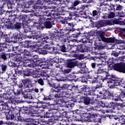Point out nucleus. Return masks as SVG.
Here are the masks:
<instances>
[{"mask_svg":"<svg viewBox=\"0 0 125 125\" xmlns=\"http://www.w3.org/2000/svg\"><path fill=\"white\" fill-rule=\"evenodd\" d=\"M96 69H97V74H103L104 73L105 75V77H102L101 78V81L104 82V81H106V80H108L109 79V82L107 83H109L108 86L110 88H115V86H123L122 85V82L121 81L118 80V78H115L114 77L109 78L110 77V74L109 72L107 71V69L106 68H103V65L102 64H99L96 66Z\"/></svg>","mask_w":125,"mask_h":125,"instance_id":"1","label":"nucleus"},{"mask_svg":"<svg viewBox=\"0 0 125 125\" xmlns=\"http://www.w3.org/2000/svg\"><path fill=\"white\" fill-rule=\"evenodd\" d=\"M11 49H9V51H14L16 56L15 57V61L17 62L25 61L26 57H25V47H21L19 46L14 47L13 45L10 46Z\"/></svg>","mask_w":125,"mask_h":125,"instance_id":"2","label":"nucleus"},{"mask_svg":"<svg viewBox=\"0 0 125 125\" xmlns=\"http://www.w3.org/2000/svg\"><path fill=\"white\" fill-rule=\"evenodd\" d=\"M21 90L22 89H17V92H15L14 90H7V93H3L2 95H0V98H3L4 100H8L9 104H13L14 101L13 100V95L12 94H14L15 96H18V95H20Z\"/></svg>","mask_w":125,"mask_h":125,"instance_id":"3","label":"nucleus"},{"mask_svg":"<svg viewBox=\"0 0 125 125\" xmlns=\"http://www.w3.org/2000/svg\"><path fill=\"white\" fill-rule=\"evenodd\" d=\"M8 20L10 22V27L12 30H20L21 28V23L20 19L17 17V14H11L9 15Z\"/></svg>","mask_w":125,"mask_h":125,"instance_id":"4","label":"nucleus"},{"mask_svg":"<svg viewBox=\"0 0 125 125\" xmlns=\"http://www.w3.org/2000/svg\"><path fill=\"white\" fill-rule=\"evenodd\" d=\"M48 71L45 70H42L41 72H39L38 70L33 71L32 77L33 78H40V77H44L46 78L45 79H43V80H46L48 82V84H49L50 86H52V83H51V82L49 81L48 78H49V75L47 73Z\"/></svg>","mask_w":125,"mask_h":125,"instance_id":"5","label":"nucleus"},{"mask_svg":"<svg viewBox=\"0 0 125 125\" xmlns=\"http://www.w3.org/2000/svg\"><path fill=\"white\" fill-rule=\"evenodd\" d=\"M23 84L26 89L23 94V97L26 99H32V83L30 81L24 80Z\"/></svg>","mask_w":125,"mask_h":125,"instance_id":"6","label":"nucleus"},{"mask_svg":"<svg viewBox=\"0 0 125 125\" xmlns=\"http://www.w3.org/2000/svg\"><path fill=\"white\" fill-rule=\"evenodd\" d=\"M97 35L100 38L101 41L104 42H112L114 43H123V40H116L115 38H105L104 35L102 34V31H99L97 32Z\"/></svg>","mask_w":125,"mask_h":125,"instance_id":"7","label":"nucleus"},{"mask_svg":"<svg viewBox=\"0 0 125 125\" xmlns=\"http://www.w3.org/2000/svg\"><path fill=\"white\" fill-rule=\"evenodd\" d=\"M32 39L33 40V43H40L34 44V45H37L38 46H43L45 40H48V38H46V35L43 37V36H40L37 34L32 35Z\"/></svg>","mask_w":125,"mask_h":125,"instance_id":"8","label":"nucleus"},{"mask_svg":"<svg viewBox=\"0 0 125 125\" xmlns=\"http://www.w3.org/2000/svg\"><path fill=\"white\" fill-rule=\"evenodd\" d=\"M39 19V23L38 22H34V24L32 26V32L41 29V26H40V24H44L45 22V20H53V18H46L44 16H40Z\"/></svg>","mask_w":125,"mask_h":125,"instance_id":"9","label":"nucleus"},{"mask_svg":"<svg viewBox=\"0 0 125 125\" xmlns=\"http://www.w3.org/2000/svg\"><path fill=\"white\" fill-rule=\"evenodd\" d=\"M46 39H48V40H51V41H54L57 42H66V39L63 38L61 35L53 34L52 33H49L46 35Z\"/></svg>","mask_w":125,"mask_h":125,"instance_id":"10","label":"nucleus"},{"mask_svg":"<svg viewBox=\"0 0 125 125\" xmlns=\"http://www.w3.org/2000/svg\"><path fill=\"white\" fill-rule=\"evenodd\" d=\"M75 60L76 59H73L68 62L66 63V67L70 68L69 69L75 68L76 66L79 67V68H83V63Z\"/></svg>","mask_w":125,"mask_h":125,"instance_id":"11","label":"nucleus"},{"mask_svg":"<svg viewBox=\"0 0 125 125\" xmlns=\"http://www.w3.org/2000/svg\"><path fill=\"white\" fill-rule=\"evenodd\" d=\"M52 10H47L45 11H42V10H40L39 12H36L34 14H32V17H40V16H47V17H49L51 16L52 14Z\"/></svg>","mask_w":125,"mask_h":125,"instance_id":"12","label":"nucleus"},{"mask_svg":"<svg viewBox=\"0 0 125 125\" xmlns=\"http://www.w3.org/2000/svg\"><path fill=\"white\" fill-rule=\"evenodd\" d=\"M40 46L39 45H32V54L35 52H38L39 54H47L46 49L44 48V46L42 48H39Z\"/></svg>","mask_w":125,"mask_h":125,"instance_id":"13","label":"nucleus"},{"mask_svg":"<svg viewBox=\"0 0 125 125\" xmlns=\"http://www.w3.org/2000/svg\"><path fill=\"white\" fill-rule=\"evenodd\" d=\"M3 114L5 115L6 120L8 121H14L16 120L15 117H16V116L12 112V110H10L9 108L3 110Z\"/></svg>","mask_w":125,"mask_h":125,"instance_id":"14","label":"nucleus"},{"mask_svg":"<svg viewBox=\"0 0 125 125\" xmlns=\"http://www.w3.org/2000/svg\"><path fill=\"white\" fill-rule=\"evenodd\" d=\"M41 110L44 113V118H49L53 117V113L46 105H41Z\"/></svg>","mask_w":125,"mask_h":125,"instance_id":"15","label":"nucleus"},{"mask_svg":"<svg viewBox=\"0 0 125 125\" xmlns=\"http://www.w3.org/2000/svg\"><path fill=\"white\" fill-rule=\"evenodd\" d=\"M114 70L120 73H125V62H121L115 63L113 66Z\"/></svg>","mask_w":125,"mask_h":125,"instance_id":"16","label":"nucleus"},{"mask_svg":"<svg viewBox=\"0 0 125 125\" xmlns=\"http://www.w3.org/2000/svg\"><path fill=\"white\" fill-rule=\"evenodd\" d=\"M66 24L67 26L66 28V30H64V32H67L65 33V35L68 34L69 32H75V30H76V27H77L76 24H74L73 22H66Z\"/></svg>","mask_w":125,"mask_h":125,"instance_id":"17","label":"nucleus"},{"mask_svg":"<svg viewBox=\"0 0 125 125\" xmlns=\"http://www.w3.org/2000/svg\"><path fill=\"white\" fill-rule=\"evenodd\" d=\"M83 37H85V39L83 38L82 40V42L83 43H90V39L89 38L93 36V34H91V32L87 33H83L82 34Z\"/></svg>","mask_w":125,"mask_h":125,"instance_id":"18","label":"nucleus"},{"mask_svg":"<svg viewBox=\"0 0 125 125\" xmlns=\"http://www.w3.org/2000/svg\"><path fill=\"white\" fill-rule=\"evenodd\" d=\"M11 39L14 42H20L21 43L23 37H22V35H21V34L20 33H15L13 34Z\"/></svg>","mask_w":125,"mask_h":125,"instance_id":"19","label":"nucleus"},{"mask_svg":"<svg viewBox=\"0 0 125 125\" xmlns=\"http://www.w3.org/2000/svg\"><path fill=\"white\" fill-rule=\"evenodd\" d=\"M66 2L70 4V7H69L70 9L75 10V9H76V6L78 5L81 1L79 0H76L74 2H72V0H67Z\"/></svg>","mask_w":125,"mask_h":125,"instance_id":"20","label":"nucleus"},{"mask_svg":"<svg viewBox=\"0 0 125 125\" xmlns=\"http://www.w3.org/2000/svg\"><path fill=\"white\" fill-rule=\"evenodd\" d=\"M110 10H114V11H121L123 10V6L120 4H110Z\"/></svg>","mask_w":125,"mask_h":125,"instance_id":"21","label":"nucleus"},{"mask_svg":"<svg viewBox=\"0 0 125 125\" xmlns=\"http://www.w3.org/2000/svg\"><path fill=\"white\" fill-rule=\"evenodd\" d=\"M18 121H19L21 123H23V122H25V124L26 125H32V118H31L24 119L23 117H21V116H18Z\"/></svg>","mask_w":125,"mask_h":125,"instance_id":"22","label":"nucleus"},{"mask_svg":"<svg viewBox=\"0 0 125 125\" xmlns=\"http://www.w3.org/2000/svg\"><path fill=\"white\" fill-rule=\"evenodd\" d=\"M75 33L73 34V37L74 38H78L80 35H83V27L81 28H78L76 27V29L74 30Z\"/></svg>","mask_w":125,"mask_h":125,"instance_id":"23","label":"nucleus"},{"mask_svg":"<svg viewBox=\"0 0 125 125\" xmlns=\"http://www.w3.org/2000/svg\"><path fill=\"white\" fill-rule=\"evenodd\" d=\"M106 20H102L96 22L95 26L96 28L99 29V28H102L103 27H106Z\"/></svg>","mask_w":125,"mask_h":125,"instance_id":"24","label":"nucleus"},{"mask_svg":"<svg viewBox=\"0 0 125 125\" xmlns=\"http://www.w3.org/2000/svg\"><path fill=\"white\" fill-rule=\"evenodd\" d=\"M44 48L46 49L47 52H50V53H52V52H54V53H57V52H56L57 48L55 47H50L48 44L44 45Z\"/></svg>","mask_w":125,"mask_h":125,"instance_id":"25","label":"nucleus"},{"mask_svg":"<svg viewBox=\"0 0 125 125\" xmlns=\"http://www.w3.org/2000/svg\"><path fill=\"white\" fill-rule=\"evenodd\" d=\"M80 102L84 103L85 105H89L90 104V98L87 97H80Z\"/></svg>","mask_w":125,"mask_h":125,"instance_id":"26","label":"nucleus"},{"mask_svg":"<svg viewBox=\"0 0 125 125\" xmlns=\"http://www.w3.org/2000/svg\"><path fill=\"white\" fill-rule=\"evenodd\" d=\"M87 50L88 49L85 45L81 44L77 46V52H86Z\"/></svg>","mask_w":125,"mask_h":125,"instance_id":"27","label":"nucleus"},{"mask_svg":"<svg viewBox=\"0 0 125 125\" xmlns=\"http://www.w3.org/2000/svg\"><path fill=\"white\" fill-rule=\"evenodd\" d=\"M89 115L91 117L90 118V119H88L87 120V121L89 122H95V123H96V122H97L98 121L97 119L98 118V116L97 115V114L94 113H90Z\"/></svg>","mask_w":125,"mask_h":125,"instance_id":"28","label":"nucleus"},{"mask_svg":"<svg viewBox=\"0 0 125 125\" xmlns=\"http://www.w3.org/2000/svg\"><path fill=\"white\" fill-rule=\"evenodd\" d=\"M53 24L54 22L52 20L46 21L44 23V28H46V29H51V28H52V25H53Z\"/></svg>","mask_w":125,"mask_h":125,"instance_id":"29","label":"nucleus"},{"mask_svg":"<svg viewBox=\"0 0 125 125\" xmlns=\"http://www.w3.org/2000/svg\"><path fill=\"white\" fill-rule=\"evenodd\" d=\"M94 45L95 49H98V50H102V49H104V45L101 42H95Z\"/></svg>","mask_w":125,"mask_h":125,"instance_id":"30","label":"nucleus"},{"mask_svg":"<svg viewBox=\"0 0 125 125\" xmlns=\"http://www.w3.org/2000/svg\"><path fill=\"white\" fill-rule=\"evenodd\" d=\"M103 96L104 99H108L109 97H113V96H114V95L112 93H110L109 91L107 90H104Z\"/></svg>","mask_w":125,"mask_h":125,"instance_id":"31","label":"nucleus"},{"mask_svg":"<svg viewBox=\"0 0 125 125\" xmlns=\"http://www.w3.org/2000/svg\"><path fill=\"white\" fill-rule=\"evenodd\" d=\"M25 115H26L27 118L32 117V105H28L26 107Z\"/></svg>","mask_w":125,"mask_h":125,"instance_id":"32","label":"nucleus"},{"mask_svg":"<svg viewBox=\"0 0 125 125\" xmlns=\"http://www.w3.org/2000/svg\"><path fill=\"white\" fill-rule=\"evenodd\" d=\"M24 77H31L32 76V69L27 68L26 70H23Z\"/></svg>","mask_w":125,"mask_h":125,"instance_id":"33","label":"nucleus"},{"mask_svg":"<svg viewBox=\"0 0 125 125\" xmlns=\"http://www.w3.org/2000/svg\"><path fill=\"white\" fill-rule=\"evenodd\" d=\"M32 4H33V5L35 6H32V13H36V11H37V10H39V6L37 5V0H32Z\"/></svg>","mask_w":125,"mask_h":125,"instance_id":"34","label":"nucleus"},{"mask_svg":"<svg viewBox=\"0 0 125 125\" xmlns=\"http://www.w3.org/2000/svg\"><path fill=\"white\" fill-rule=\"evenodd\" d=\"M6 107L8 108V104L7 103H5L3 101L0 102V110H6Z\"/></svg>","mask_w":125,"mask_h":125,"instance_id":"35","label":"nucleus"},{"mask_svg":"<svg viewBox=\"0 0 125 125\" xmlns=\"http://www.w3.org/2000/svg\"><path fill=\"white\" fill-rule=\"evenodd\" d=\"M105 24L106 26H108V25H109V26L112 25H115V24L117 25V24H118V20H110L108 21H105Z\"/></svg>","mask_w":125,"mask_h":125,"instance_id":"36","label":"nucleus"},{"mask_svg":"<svg viewBox=\"0 0 125 125\" xmlns=\"http://www.w3.org/2000/svg\"><path fill=\"white\" fill-rule=\"evenodd\" d=\"M24 47L26 48H30L32 49V43L31 41H25L24 44Z\"/></svg>","mask_w":125,"mask_h":125,"instance_id":"37","label":"nucleus"},{"mask_svg":"<svg viewBox=\"0 0 125 125\" xmlns=\"http://www.w3.org/2000/svg\"><path fill=\"white\" fill-rule=\"evenodd\" d=\"M78 74H79V73H72L68 75L67 76V77L68 78V79H70V80L71 81H74V80H75V79H77V75H78Z\"/></svg>","mask_w":125,"mask_h":125,"instance_id":"38","label":"nucleus"},{"mask_svg":"<svg viewBox=\"0 0 125 125\" xmlns=\"http://www.w3.org/2000/svg\"><path fill=\"white\" fill-rule=\"evenodd\" d=\"M32 118L38 119L39 118V114H38V109H32Z\"/></svg>","mask_w":125,"mask_h":125,"instance_id":"39","label":"nucleus"},{"mask_svg":"<svg viewBox=\"0 0 125 125\" xmlns=\"http://www.w3.org/2000/svg\"><path fill=\"white\" fill-rule=\"evenodd\" d=\"M122 106H123V104H120V103H116L115 104V105L114 107V110H117V111H121L122 110Z\"/></svg>","mask_w":125,"mask_h":125,"instance_id":"40","label":"nucleus"},{"mask_svg":"<svg viewBox=\"0 0 125 125\" xmlns=\"http://www.w3.org/2000/svg\"><path fill=\"white\" fill-rule=\"evenodd\" d=\"M86 87H87L86 85L79 86L78 92H79V93H83V91L85 92V90L86 89Z\"/></svg>","mask_w":125,"mask_h":125,"instance_id":"41","label":"nucleus"},{"mask_svg":"<svg viewBox=\"0 0 125 125\" xmlns=\"http://www.w3.org/2000/svg\"><path fill=\"white\" fill-rule=\"evenodd\" d=\"M5 2L8 9H12V8H13V7L12 6L13 4L11 3L10 0H5Z\"/></svg>","mask_w":125,"mask_h":125,"instance_id":"42","label":"nucleus"},{"mask_svg":"<svg viewBox=\"0 0 125 125\" xmlns=\"http://www.w3.org/2000/svg\"><path fill=\"white\" fill-rule=\"evenodd\" d=\"M0 47H1V48L0 49V51H1V50H2V49L3 50V48H8V47H9L10 49H11V47H10V46L6 44V43H5L0 44Z\"/></svg>","mask_w":125,"mask_h":125,"instance_id":"43","label":"nucleus"},{"mask_svg":"<svg viewBox=\"0 0 125 125\" xmlns=\"http://www.w3.org/2000/svg\"><path fill=\"white\" fill-rule=\"evenodd\" d=\"M32 61L35 64H38L39 61V57L38 55H32Z\"/></svg>","mask_w":125,"mask_h":125,"instance_id":"44","label":"nucleus"},{"mask_svg":"<svg viewBox=\"0 0 125 125\" xmlns=\"http://www.w3.org/2000/svg\"><path fill=\"white\" fill-rule=\"evenodd\" d=\"M90 104L91 105H93L92 108H90V109H93L94 108H98V104L96 103L94 100L90 99Z\"/></svg>","mask_w":125,"mask_h":125,"instance_id":"45","label":"nucleus"},{"mask_svg":"<svg viewBox=\"0 0 125 125\" xmlns=\"http://www.w3.org/2000/svg\"><path fill=\"white\" fill-rule=\"evenodd\" d=\"M1 69L2 71V74H3V73H5L6 72V70H7V65L6 63H3L1 64Z\"/></svg>","mask_w":125,"mask_h":125,"instance_id":"46","label":"nucleus"},{"mask_svg":"<svg viewBox=\"0 0 125 125\" xmlns=\"http://www.w3.org/2000/svg\"><path fill=\"white\" fill-rule=\"evenodd\" d=\"M119 122L121 125H125V115H122L119 117Z\"/></svg>","mask_w":125,"mask_h":125,"instance_id":"47","label":"nucleus"},{"mask_svg":"<svg viewBox=\"0 0 125 125\" xmlns=\"http://www.w3.org/2000/svg\"><path fill=\"white\" fill-rule=\"evenodd\" d=\"M32 109H34V110H38V108H39V103L38 102H32Z\"/></svg>","mask_w":125,"mask_h":125,"instance_id":"48","label":"nucleus"},{"mask_svg":"<svg viewBox=\"0 0 125 125\" xmlns=\"http://www.w3.org/2000/svg\"><path fill=\"white\" fill-rule=\"evenodd\" d=\"M53 87H54V88H55V89H57V90H53V92H55L56 93H58V92H60V91H59V88L60 87L59 85H57V84L53 83Z\"/></svg>","mask_w":125,"mask_h":125,"instance_id":"49","label":"nucleus"},{"mask_svg":"<svg viewBox=\"0 0 125 125\" xmlns=\"http://www.w3.org/2000/svg\"><path fill=\"white\" fill-rule=\"evenodd\" d=\"M39 125V119L32 118V125Z\"/></svg>","mask_w":125,"mask_h":125,"instance_id":"50","label":"nucleus"},{"mask_svg":"<svg viewBox=\"0 0 125 125\" xmlns=\"http://www.w3.org/2000/svg\"><path fill=\"white\" fill-rule=\"evenodd\" d=\"M14 71L15 75L18 77H19V76H21L22 74V70H20L18 68L14 69Z\"/></svg>","mask_w":125,"mask_h":125,"instance_id":"51","label":"nucleus"},{"mask_svg":"<svg viewBox=\"0 0 125 125\" xmlns=\"http://www.w3.org/2000/svg\"><path fill=\"white\" fill-rule=\"evenodd\" d=\"M115 17H116V14H115V13H114L113 12H110L107 15L108 19H111L112 18H114Z\"/></svg>","mask_w":125,"mask_h":125,"instance_id":"52","label":"nucleus"},{"mask_svg":"<svg viewBox=\"0 0 125 125\" xmlns=\"http://www.w3.org/2000/svg\"><path fill=\"white\" fill-rule=\"evenodd\" d=\"M62 71L63 75H67L68 74H69V73H71V72H72V69L68 68L64 70H62Z\"/></svg>","mask_w":125,"mask_h":125,"instance_id":"53","label":"nucleus"},{"mask_svg":"<svg viewBox=\"0 0 125 125\" xmlns=\"http://www.w3.org/2000/svg\"><path fill=\"white\" fill-rule=\"evenodd\" d=\"M85 92H86V93H84L85 95H91L92 92L91 91L90 88L86 87L85 90Z\"/></svg>","mask_w":125,"mask_h":125,"instance_id":"54","label":"nucleus"},{"mask_svg":"<svg viewBox=\"0 0 125 125\" xmlns=\"http://www.w3.org/2000/svg\"><path fill=\"white\" fill-rule=\"evenodd\" d=\"M32 6V0L30 1L26 2L24 6V8H30Z\"/></svg>","mask_w":125,"mask_h":125,"instance_id":"55","label":"nucleus"},{"mask_svg":"<svg viewBox=\"0 0 125 125\" xmlns=\"http://www.w3.org/2000/svg\"><path fill=\"white\" fill-rule=\"evenodd\" d=\"M7 55V54L2 53L0 55V58L2 59V60H4V61H5L6 60H7V58L6 57Z\"/></svg>","mask_w":125,"mask_h":125,"instance_id":"56","label":"nucleus"},{"mask_svg":"<svg viewBox=\"0 0 125 125\" xmlns=\"http://www.w3.org/2000/svg\"><path fill=\"white\" fill-rule=\"evenodd\" d=\"M67 88H68V84H64L62 85V86H60V87L59 89V91H60V92H61L62 90H66L67 89Z\"/></svg>","mask_w":125,"mask_h":125,"instance_id":"57","label":"nucleus"},{"mask_svg":"<svg viewBox=\"0 0 125 125\" xmlns=\"http://www.w3.org/2000/svg\"><path fill=\"white\" fill-rule=\"evenodd\" d=\"M116 105V103L112 102H109L108 103L107 105H106L107 108H112L113 107V108L114 109V107H115Z\"/></svg>","mask_w":125,"mask_h":125,"instance_id":"58","label":"nucleus"},{"mask_svg":"<svg viewBox=\"0 0 125 125\" xmlns=\"http://www.w3.org/2000/svg\"><path fill=\"white\" fill-rule=\"evenodd\" d=\"M120 91H121L120 92V94L122 98V100H123V99H125V90H123V89H120Z\"/></svg>","mask_w":125,"mask_h":125,"instance_id":"59","label":"nucleus"},{"mask_svg":"<svg viewBox=\"0 0 125 125\" xmlns=\"http://www.w3.org/2000/svg\"><path fill=\"white\" fill-rule=\"evenodd\" d=\"M99 88H101V86L97 85L96 86L91 87V90L92 92H95V91L97 90Z\"/></svg>","mask_w":125,"mask_h":125,"instance_id":"60","label":"nucleus"},{"mask_svg":"<svg viewBox=\"0 0 125 125\" xmlns=\"http://www.w3.org/2000/svg\"><path fill=\"white\" fill-rule=\"evenodd\" d=\"M70 49L73 53H76L78 52V46H72Z\"/></svg>","mask_w":125,"mask_h":125,"instance_id":"61","label":"nucleus"},{"mask_svg":"<svg viewBox=\"0 0 125 125\" xmlns=\"http://www.w3.org/2000/svg\"><path fill=\"white\" fill-rule=\"evenodd\" d=\"M60 47V50H61V51L62 52H67V51H68V50L66 49V46L65 45H61Z\"/></svg>","mask_w":125,"mask_h":125,"instance_id":"62","label":"nucleus"},{"mask_svg":"<svg viewBox=\"0 0 125 125\" xmlns=\"http://www.w3.org/2000/svg\"><path fill=\"white\" fill-rule=\"evenodd\" d=\"M101 0V1L99 3V6H103V5H109V4L108 3H106V1L104 0Z\"/></svg>","mask_w":125,"mask_h":125,"instance_id":"63","label":"nucleus"},{"mask_svg":"<svg viewBox=\"0 0 125 125\" xmlns=\"http://www.w3.org/2000/svg\"><path fill=\"white\" fill-rule=\"evenodd\" d=\"M71 91H77V90L79 91V86L78 85H74L70 89Z\"/></svg>","mask_w":125,"mask_h":125,"instance_id":"64","label":"nucleus"}]
</instances>
